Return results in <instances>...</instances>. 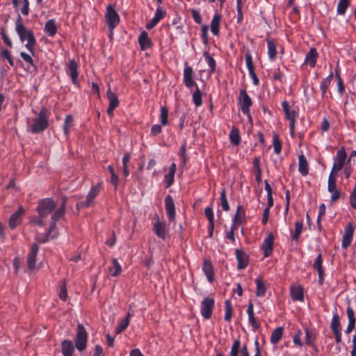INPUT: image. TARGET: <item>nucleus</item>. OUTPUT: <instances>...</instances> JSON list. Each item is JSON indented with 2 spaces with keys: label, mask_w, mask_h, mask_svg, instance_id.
Here are the masks:
<instances>
[{
  "label": "nucleus",
  "mask_w": 356,
  "mask_h": 356,
  "mask_svg": "<svg viewBox=\"0 0 356 356\" xmlns=\"http://www.w3.org/2000/svg\"><path fill=\"white\" fill-rule=\"evenodd\" d=\"M66 197H63L61 205L58 209H57L51 216V219L53 222L51 223L49 226V229L47 233L44 235L38 234L35 237V240L40 243H44L48 241L49 239H53L57 236V233L55 231L56 228V221L60 220L63 216L65 213V203H66Z\"/></svg>",
  "instance_id": "1"
},
{
  "label": "nucleus",
  "mask_w": 356,
  "mask_h": 356,
  "mask_svg": "<svg viewBox=\"0 0 356 356\" xmlns=\"http://www.w3.org/2000/svg\"><path fill=\"white\" fill-rule=\"evenodd\" d=\"M177 166L175 163H172L170 166L169 172L165 175L164 181L166 184L165 187L168 188L174 183L175 174L176 172Z\"/></svg>",
  "instance_id": "29"
},
{
  "label": "nucleus",
  "mask_w": 356,
  "mask_h": 356,
  "mask_svg": "<svg viewBox=\"0 0 356 356\" xmlns=\"http://www.w3.org/2000/svg\"><path fill=\"white\" fill-rule=\"evenodd\" d=\"M255 283L257 285L256 296L258 297L264 296L266 291V286L262 279L261 277L257 278L255 280Z\"/></svg>",
  "instance_id": "37"
},
{
  "label": "nucleus",
  "mask_w": 356,
  "mask_h": 356,
  "mask_svg": "<svg viewBox=\"0 0 356 356\" xmlns=\"http://www.w3.org/2000/svg\"><path fill=\"white\" fill-rule=\"evenodd\" d=\"M129 322H128V319H123L120 322H119L118 325L115 327V333L120 334L123 330H124L129 325Z\"/></svg>",
  "instance_id": "54"
},
{
  "label": "nucleus",
  "mask_w": 356,
  "mask_h": 356,
  "mask_svg": "<svg viewBox=\"0 0 356 356\" xmlns=\"http://www.w3.org/2000/svg\"><path fill=\"white\" fill-rule=\"evenodd\" d=\"M44 31L48 35L51 37L56 34L57 31V27L54 19H49L46 22L44 26Z\"/></svg>",
  "instance_id": "35"
},
{
  "label": "nucleus",
  "mask_w": 356,
  "mask_h": 356,
  "mask_svg": "<svg viewBox=\"0 0 356 356\" xmlns=\"http://www.w3.org/2000/svg\"><path fill=\"white\" fill-rule=\"evenodd\" d=\"M232 316V307L229 300H227L225 301V320L226 321H230Z\"/></svg>",
  "instance_id": "49"
},
{
  "label": "nucleus",
  "mask_w": 356,
  "mask_h": 356,
  "mask_svg": "<svg viewBox=\"0 0 356 356\" xmlns=\"http://www.w3.org/2000/svg\"><path fill=\"white\" fill-rule=\"evenodd\" d=\"M290 293L292 299L296 301H303L304 294L303 289L300 285L293 286L291 287Z\"/></svg>",
  "instance_id": "25"
},
{
  "label": "nucleus",
  "mask_w": 356,
  "mask_h": 356,
  "mask_svg": "<svg viewBox=\"0 0 356 356\" xmlns=\"http://www.w3.org/2000/svg\"><path fill=\"white\" fill-rule=\"evenodd\" d=\"M337 174L330 173L327 190L331 193V201L334 202L340 197V192L337 188Z\"/></svg>",
  "instance_id": "10"
},
{
  "label": "nucleus",
  "mask_w": 356,
  "mask_h": 356,
  "mask_svg": "<svg viewBox=\"0 0 356 356\" xmlns=\"http://www.w3.org/2000/svg\"><path fill=\"white\" fill-rule=\"evenodd\" d=\"M73 121H74V119H73L72 115H67L65 117V122H64L63 127L65 135H66V136L68 135L70 129L73 126Z\"/></svg>",
  "instance_id": "42"
},
{
  "label": "nucleus",
  "mask_w": 356,
  "mask_h": 356,
  "mask_svg": "<svg viewBox=\"0 0 356 356\" xmlns=\"http://www.w3.org/2000/svg\"><path fill=\"white\" fill-rule=\"evenodd\" d=\"M24 210L22 207H19L16 212L11 215L9 218V227L15 229L21 222V218L24 214Z\"/></svg>",
  "instance_id": "20"
},
{
  "label": "nucleus",
  "mask_w": 356,
  "mask_h": 356,
  "mask_svg": "<svg viewBox=\"0 0 356 356\" xmlns=\"http://www.w3.org/2000/svg\"><path fill=\"white\" fill-rule=\"evenodd\" d=\"M59 298L63 301H65L67 300V291L65 282H63V285L60 286Z\"/></svg>",
  "instance_id": "59"
},
{
  "label": "nucleus",
  "mask_w": 356,
  "mask_h": 356,
  "mask_svg": "<svg viewBox=\"0 0 356 356\" xmlns=\"http://www.w3.org/2000/svg\"><path fill=\"white\" fill-rule=\"evenodd\" d=\"M330 327L333 332H341V327L339 318L337 314L332 316Z\"/></svg>",
  "instance_id": "44"
},
{
  "label": "nucleus",
  "mask_w": 356,
  "mask_h": 356,
  "mask_svg": "<svg viewBox=\"0 0 356 356\" xmlns=\"http://www.w3.org/2000/svg\"><path fill=\"white\" fill-rule=\"evenodd\" d=\"M15 7H21V12L24 15H28L29 13V3L28 0H12Z\"/></svg>",
  "instance_id": "31"
},
{
  "label": "nucleus",
  "mask_w": 356,
  "mask_h": 356,
  "mask_svg": "<svg viewBox=\"0 0 356 356\" xmlns=\"http://www.w3.org/2000/svg\"><path fill=\"white\" fill-rule=\"evenodd\" d=\"M283 336V328L282 327H278L275 328L270 336V342L273 344L277 343Z\"/></svg>",
  "instance_id": "38"
},
{
  "label": "nucleus",
  "mask_w": 356,
  "mask_h": 356,
  "mask_svg": "<svg viewBox=\"0 0 356 356\" xmlns=\"http://www.w3.org/2000/svg\"><path fill=\"white\" fill-rule=\"evenodd\" d=\"M0 58L1 59H6L8 61L10 66L13 67L14 65V61L11 57L10 52L8 49H3L0 53Z\"/></svg>",
  "instance_id": "53"
},
{
  "label": "nucleus",
  "mask_w": 356,
  "mask_h": 356,
  "mask_svg": "<svg viewBox=\"0 0 356 356\" xmlns=\"http://www.w3.org/2000/svg\"><path fill=\"white\" fill-rule=\"evenodd\" d=\"M239 348L240 341L238 340H235L231 348L230 356H238Z\"/></svg>",
  "instance_id": "55"
},
{
  "label": "nucleus",
  "mask_w": 356,
  "mask_h": 356,
  "mask_svg": "<svg viewBox=\"0 0 356 356\" xmlns=\"http://www.w3.org/2000/svg\"><path fill=\"white\" fill-rule=\"evenodd\" d=\"M221 19L222 16L220 14H215L211 19L210 28L211 33L214 35H218L219 34Z\"/></svg>",
  "instance_id": "26"
},
{
  "label": "nucleus",
  "mask_w": 356,
  "mask_h": 356,
  "mask_svg": "<svg viewBox=\"0 0 356 356\" xmlns=\"http://www.w3.org/2000/svg\"><path fill=\"white\" fill-rule=\"evenodd\" d=\"M273 147L275 153L279 154L281 152L282 145L277 136H275L273 138Z\"/></svg>",
  "instance_id": "58"
},
{
  "label": "nucleus",
  "mask_w": 356,
  "mask_h": 356,
  "mask_svg": "<svg viewBox=\"0 0 356 356\" xmlns=\"http://www.w3.org/2000/svg\"><path fill=\"white\" fill-rule=\"evenodd\" d=\"M238 102L243 113L248 115V118L251 119L250 108L252 104V101L245 90L240 91Z\"/></svg>",
  "instance_id": "8"
},
{
  "label": "nucleus",
  "mask_w": 356,
  "mask_h": 356,
  "mask_svg": "<svg viewBox=\"0 0 356 356\" xmlns=\"http://www.w3.org/2000/svg\"><path fill=\"white\" fill-rule=\"evenodd\" d=\"M282 106L286 119L289 120L290 131L291 134L293 135L295 131L297 113L295 110L290 108L288 102L286 101L282 102Z\"/></svg>",
  "instance_id": "9"
},
{
  "label": "nucleus",
  "mask_w": 356,
  "mask_h": 356,
  "mask_svg": "<svg viewBox=\"0 0 356 356\" xmlns=\"http://www.w3.org/2000/svg\"><path fill=\"white\" fill-rule=\"evenodd\" d=\"M195 90L194 91L193 94V102L196 107H199L202 104V94L198 88V86H195Z\"/></svg>",
  "instance_id": "43"
},
{
  "label": "nucleus",
  "mask_w": 356,
  "mask_h": 356,
  "mask_svg": "<svg viewBox=\"0 0 356 356\" xmlns=\"http://www.w3.org/2000/svg\"><path fill=\"white\" fill-rule=\"evenodd\" d=\"M298 171L303 176H306L309 172L308 163L303 154L298 156Z\"/></svg>",
  "instance_id": "30"
},
{
  "label": "nucleus",
  "mask_w": 356,
  "mask_h": 356,
  "mask_svg": "<svg viewBox=\"0 0 356 356\" xmlns=\"http://www.w3.org/2000/svg\"><path fill=\"white\" fill-rule=\"evenodd\" d=\"M204 214L206 217L207 218L209 222H211L212 221H214V216L213 213V209L211 207H207L204 209Z\"/></svg>",
  "instance_id": "62"
},
{
  "label": "nucleus",
  "mask_w": 356,
  "mask_h": 356,
  "mask_svg": "<svg viewBox=\"0 0 356 356\" xmlns=\"http://www.w3.org/2000/svg\"><path fill=\"white\" fill-rule=\"evenodd\" d=\"M166 13L161 7L156 8L154 17L152 19L151 22L146 25L147 29H151L155 26L158 22L161 20L165 15Z\"/></svg>",
  "instance_id": "23"
},
{
  "label": "nucleus",
  "mask_w": 356,
  "mask_h": 356,
  "mask_svg": "<svg viewBox=\"0 0 356 356\" xmlns=\"http://www.w3.org/2000/svg\"><path fill=\"white\" fill-rule=\"evenodd\" d=\"M229 139L232 143L237 145L240 143V136L237 129H232L229 134Z\"/></svg>",
  "instance_id": "51"
},
{
  "label": "nucleus",
  "mask_w": 356,
  "mask_h": 356,
  "mask_svg": "<svg viewBox=\"0 0 356 356\" xmlns=\"http://www.w3.org/2000/svg\"><path fill=\"white\" fill-rule=\"evenodd\" d=\"M168 111L166 107L161 106V114H160V120L161 124L163 126L167 125L168 123Z\"/></svg>",
  "instance_id": "48"
},
{
  "label": "nucleus",
  "mask_w": 356,
  "mask_h": 356,
  "mask_svg": "<svg viewBox=\"0 0 356 356\" xmlns=\"http://www.w3.org/2000/svg\"><path fill=\"white\" fill-rule=\"evenodd\" d=\"M78 65L75 60H70L68 65V70L70 74V76L72 79V81L73 83L76 84L77 83V77H78V72H77Z\"/></svg>",
  "instance_id": "33"
},
{
  "label": "nucleus",
  "mask_w": 356,
  "mask_h": 356,
  "mask_svg": "<svg viewBox=\"0 0 356 356\" xmlns=\"http://www.w3.org/2000/svg\"><path fill=\"white\" fill-rule=\"evenodd\" d=\"M165 207L170 221L175 220V207L172 197L168 195L165 198Z\"/></svg>",
  "instance_id": "15"
},
{
  "label": "nucleus",
  "mask_w": 356,
  "mask_h": 356,
  "mask_svg": "<svg viewBox=\"0 0 356 356\" xmlns=\"http://www.w3.org/2000/svg\"><path fill=\"white\" fill-rule=\"evenodd\" d=\"M247 313H248V321H249V323H250L252 328L254 330H257V329L259 328L260 324L257 322V321L256 320V318L254 317V305L252 302H250V303L248 306Z\"/></svg>",
  "instance_id": "22"
},
{
  "label": "nucleus",
  "mask_w": 356,
  "mask_h": 356,
  "mask_svg": "<svg viewBox=\"0 0 356 356\" xmlns=\"http://www.w3.org/2000/svg\"><path fill=\"white\" fill-rule=\"evenodd\" d=\"M318 54L315 48L310 49L309 51L306 54L305 58V64L309 65L314 67L316 65Z\"/></svg>",
  "instance_id": "24"
},
{
  "label": "nucleus",
  "mask_w": 356,
  "mask_h": 356,
  "mask_svg": "<svg viewBox=\"0 0 356 356\" xmlns=\"http://www.w3.org/2000/svg\"><path fill=\"white\" fill-rule=\"evenodd\" d=\"M15 31L17 33L22 42L27 40L26 47L31 52H33L35 39L33 33L31 30L26 29L22 22L21 17L19 15L15 22Z\"/></svg>",
  "instance_id": "2"
},
{
  "label": "nucleus",
  "mask_w": 356,
  "mask_h": 356,
  "mask_svg": "<svg viewBox=\"0 0 356 356\" xmlns=\"http://www.w3.org/2000/svg\"><path fill=\"white\" fill-rule=\"evenodd\" d=\"M202 270L206 275L208 280L211 282L213 280V269L211 263L209 261L204 260Z\"/></svg>",
  "instance_id": "32"
},
{
  "label": "nucleus",
  "mask_w": 356,
  "mask_h": 356,
  "mask_svg": "<svg viewBox=\"0 0 356 356\" xmlns=\"http://www.w3.org/2000/svg\"><path fill=\"white\" fill-rule=\"evenodd\" d=\"M186 145L184 144L181 146L180 147V152H179V156L181 157L182 159V162H181V165L184 166L185 165L186 163V160H187V157H186Z\"/></svg>",
  "instance_id": "60"
},
{
  "label": "nucleus",
  "mask_w": 356,
  "mask_h": 356,
  "mask_svg": "<svg viewBox=\"0 0 356 356\" xmlns=\"http://www.w3.org/2000/svg\"><path fill=\"white\" fill-rule=\"evenodd\" d=\"M107 97L109 101L107 113L108 115L112 116L114 109L119 105V100L118 97L111 90V89H108L107 91Z\"/></svg>",
  "instance_id": "18"
},
{
  "label": "nucleus",
  "mask_w": 356,
  "mask_h": 356,
  "mask_svg": "<svg viewBox=\"0 0 356 356\" xmlns=\"http://www.w3.org/2000/svg\"><path fill=\"white\" fill-rule=\"evenodd\" d=\"M49 115L47 110L42 108L38 115L33 119V122L28 127V129L33 134H39L44 131L49 127Z\"/></svg>",
  "instance_id": "3"
},
{
  "label": "nucleus",
  "mask_w": 356,
  "mask_h": 356,
  "mask_svg": "<svg viewBox=\"0 0 356 356\" xmlns=\"http://www.w3.org/2000/svg\"><path fill=\"white\" fill-rule=\"evenodd\" d=\"M201 31H202V38L203 40V42L205 44H207L208 43V26L207 25H203L201 27Z\"/></svg>",
  "instance_id": "61"
},
{
  "label": "nucleus",
  "mask_w": 356,
  "mask_h": 356,
  "mask_svg": "<svg viewBox=\"0 0 356 356\" xmlns=\"http://www.w3.org/2000/svg\"><path fill=\"white\" fill-rule=\"evenodd\" d=\"M55 207L56 204L51 199L46 198L40 200L37 207V211L40 218H44L47 216L52 212Z\"/></svg>",
  "instance_id": "5"
},
{
  "label": "nucleus",
  "mask_w": 356,
  "mask_h": 356,
  "mask_svg": "<svg viewBox=\"0 0 356 356\" xmlns=\"http://www.w3.org/2000/svg\"><path fill=\"white\" fill-rule=\"evenodd\" d=\"M184 83L188 88H192L197 86V83L194 81V72L193 68L186 64L184 70Z\"/></svg>",
  "instance_id": "13"
},
{
  "label": "nucleus",
  "mask_w": 356,
  "mask_h": 356,
  "mask_svg": "<svg viewBox=\"0 0 356 356\" xmlns=\"http://www.w3.org/2000/svg\"><path fill=\"white\" fill-rule=\"evenodd\" d=\"M303 229V223L301 221H297L295 223V232L293 236V238L296 241H298L299 239V237L300 236V234Z\"/></svg>",
  "instance_id": "52"
},
{
  "label": "nucleus",
  "mask_w": 356,
  "mask_h": 356,
  "mask_svg": "<svg viewBox=\"0 0 356 356\" xmlns=\"http://www.w3.org/2000/svg\"><path fill=\"white\" fill-rule=\"evenodd\" d=\"M74 346L72 342L68 340H65L62 343V353L64 356H73Z\"/></svg>",
  "instance_id": "34"
},
{
  "label": "nucleus",
  "mask_w": 356,
  "mask_h": 356,
  "mask_svg": "<svg viewBox=\"0 0 356 356\" xmlns=\"http://www.w3.org/2000/svg\"><path fill=\"white\" fill-rule=\"evenodd\" d=\"M220 204L224 211H229V206L226 197V192L225 188H222L220 193Z\"/></svg>",
  "instance_id": "50"
},
{
  "label": "nucleus",
  "mask_w": 356,
  "mask_h": 356,
  "mask_svg": "<svg viewBox=\"0 0 356 356\" xmlns=\"http://www.w3.org/2000/svg\"><path fill=\"white\" fill-rule=\"evenodd\" d=\"M245 63L249 72L254 70L252 58L250 53L245 54Z\"/></svg>",
  "instance_id": "56"
},
{
  "label": "nucleus",
  "mask_w": 356,
  "mask_h": 356,
  "mask_svg": "<svg viewBox=\"0 0 356 356\" xmlns=\"http://www.w3.org/2000/svg\"><path fill=\"white\" fill-rule=\"evenodd\" d=\"M88 334L82 324L77 325V333L75 338L76 348L79 350H83L86 347Z\"/></svg>",
  "instance_id": "6"
},
{
  "label": "nucleus",
  "mask_w": 356,
  "mask_h": 356,
  "mask_svg": "<svg viewBox=\"0 0 356 356\" xmlns=\"http://www.w3.org/2000/svg\"><path fill=\"white\" fill-rule=\"evenodd\" d=\"M155 234L163 240L166 238V223L164 221H156L153 227Z\"/></svg>",
  "instance_id": "21"
},
{
  "label": "nucleus",
  "mask_w": 356,
  "mask_h": 356,
  "mask_svg": "<svg viewBox=\"0 0 356 356\" xmlns=\"http://www.w3.org/2000/svg\"><path fill=\"white\" fill-rule=\"evenodd\" d=\"M350 203L351 207L356 209V182L353 191L350 195Z\"/></svg>",
  "instance_id": "57"
},
{
  "label": "nucleus",
  "mask_w": 356,
  "mask_h": 356,
  "mask_svg": "<svg viewBox=\"0 0 356 356\" xmlns=\"http://www.w3.org/2000/svg\"><path fill=\"white\" fill-rule=\"evenodd\" d=\"M268 55L270 60H274L277 56V48L275 42L272 40H267Z\"/></svg>",
  "instance_id": "39"
},
{
  "label": "nucleus",
  "mask_w": 356,
  "mask_h": 356,
  "mask_svg": "<svg viewBox=\"0 0 356 356\" xmlns=\"http://www.w3.org/2000/svg\"><path fill=\"white\" fill-rule=\"evenodd\" d=\"M214 307V300L211 298H205L201 302L200 311L202 316L205 319H209L211 316L213 309Z\"/></svg>",
  "instance_id": "11"
},
{
  "label": "nucleus",
  "mask_w": 356,
  "mask_h": 356,
  "mask_svg": "<svg viewBox=\"0 0 356 356\" xmlns=\"http://www.w3.org/2000/svg\"><path fill=\"white\" fill-rule=\"evenodd\" d=\"M39 250L38 245L33 243L31 245V250L27 255V266L29 270H33L36 266V257Z\"/></svg>",
  "instance_id": "14"
},
{
  "label": "nucleus",
  "mask_w": 356,
  "mask_h": 356,
  "mask_svg": "<svg viewBox=\"0 0 356 356\" xmlns=\"http://www.w3.org/2000/svg\"><path fill=\"white\" fill-rule=\"evenodd\" d=\"M191 15L194 19V21L197 23L200 24L202 22V18L201 17V15L200 13L196 10H191Z\"/></svg>",
  "instance_id": "63"
},
{
  "label": "nucleus",
  "mask_w": 356,
  "mask_h": 356,
  "mask_svg": "<svg viewBox=\"0 0 356 356\" xmlns=\"http://www.w3.org/2000/svg\"><path fill=\"white\" fill-rule=\"evenodd\" d=\"M347 157V154L343 147L339 149L336 156L334 157V163L330 173L337 174L341 170L344 164Z\"/></svg>",
  "instance_id": "7"
},
{
  "label": "nucleus",
  "mask_w": 356,
  "mask_h": 356,
  "mask_svg": "<svg viewBox=\"0 0 356 356\" xmlns=\"http://www.w3.org/2000/svg\"><path fill=\"white\" fill-rule=\"evenodd\" d=\"M322 254H319L315 259L314 263V268L317 270L318 275V281L321 284L323 282V270L322 267Z\"/></svg>",
  "instance_id": "27"
},
{
  "label": "nucleus",
  "mask_w": 356,
  "mask_h": 356,
  "mask_svg": "<svg viewBox=\"0 0 356 356\" xmlns=\"http://www.w3.org/2000/svg\"><path fill=\"white\" fill-rule=\"evenodd\" d=\"M102 184V182H99L97 186H92L87 195L86 200L78 204L77 207L82 208L90 207L92 204L94 199L98 195Z\"/></svg>",
  "instance_id": "12"
},
{
  "label": "nucleus",
  "mask_w": 356,
  "mask_h": 356,
  "mask_svg": "<svg viewBox=\"0 0 356 356\" xmlns=\"http://www.w3.org/2000/svg\"><path fill=\"white\" fill-rule=\"evenodd\" d=\"M353 233L354 227L352 225L349 224L344 231L341 244L342 248L346 249L351 244Z\"/></svg>",
  "instance_id": "17"
},
{
  "label": "nucleus",
  "mask_w": 356,
  "mask_h": 356,
  "mask_svg": "<svg viewBox=\"0 0 356 356\" xmlns=\"http://www.w3.org/2000/svg\"><path fill=\"white\" fill-rule=\"evenodd\" d=\"M105 20L109 29L110 37L111 38L113 36L115 28L120 23V16L111 5L108 6L106 8Z\"/></svg>",
  "instance_id": "4"
},
{
  "label": "nucleus",
  "mask_w": 356,
  "mask_h": 356,
  "mask_svg": "<svg viewBox=\"0 0 356 356\" xmlns=\"http://www.w3.org/2000/svg\"><path fill=\"white\" fill-rule=\"evenodd\" d=\"M244 216L245 211L243 206L238 205L232 225H236V227H237L238 225L241 224L243 222Z\"/></svg>",
  "instance_id": "36"
},
{
  "label": "nucleus",
  "mask_w": 356,
  "mask_h": 356,
  "mask_svg": "<svg viewBox=\"0 0 356 356\" xmlns=\"http://www.w3.org/2000/svg\"><path fill=\"white\" fill-rule=\"evenodd\" d=\"M112 264L113 266L109 268V273L112 277H116L120 274L122 267L116 259L112 260Z\"/></svg>",
  "instance_id": "41"
},
{
  "label": "nucleus",
  "mask_w": 356,
  "mask_h": 356,
  "mask_svg": "<svg viewBox=\"0 0 356 356\" xmlns=\"http://www.w3.org/2000/svg\"><path fill=\"white\" fill-rule=\"evenodd\" d=\"M138 42L142 50H145L150 48L152 43L145 31H143L138 38Z\"/></svg>",
  "instance_id": "28"
},
{
  "label": "nucleus",
  "mask_w": 356,
  "mask_h": 356,
  "mask_svg": "<svg viewBox=\"0 0 356 356\" xmlns=\"http://www.w3.org/2000/svg\"><path fill=\"white\" fill-rule=\"evenodd\" d=\"M108 170L111 174V182L114 186L115 189H117L119 181L118 176L115 174L114 169L111 165L108 166Z\"/></svg>",
  "instance_id": "47"
},
{
  "label": "nucleus",
  "mask_w": 356,
  "mask_h": 356,
  "mask_svg": "<svg viewBox=\"0 0 356 356\" xmlns=\"http://www.w3.org/2000/svg\"><path fill=\"white\" fill-rule=\"evenodd\" d=\"M236 227H236V225H232L230 230L226 234V237L233 242L235 241L234 232L236 229Z\"/></svg>",
  "instance_id": "64"
},
{
  "label": "nucleus",
  "mask_w": 356,
  "mask_h": 356,
  "mask_svg": "<svg viewBox=\"0 0 356 356\" xmlns=\"http://www.w3.org/2000/svg\"><path fill=\"white\" fill-rule=\"evenodd\" d=\"M333 79V73L331 72L330 74L324 79L321 83V90L322 92V96L324 97L330 84Z\"/></svg>",
  "instance_id": "40"
},
{
  "label": "nucleus",
  "mask_w": 356,
  "mask_h": 356,
  "mask_svg": "<svg viewBox=\"0 0 356 356\" xmlns=\"http://www.w3.org/2000/svg\"><path fill=\"white\" fill-rule=\"evenodd\" d=\"M235 254L238 261L237 268L241 270L246 268L248 264V256L247 254L241 250L236 249Z\"/></svg>",
  "instance_id": "19"
},
{
  "label": "nucleus",
  "mask_w": 356,
  "mask_h": 356,
  "mask_svg": "<svg viewBox=\"0 0 356 356\" xmlns=\"http://www.w3.org/2000/svg\"><path fill=\"white\" fill-rule=\"evenodd\" d=\"M349 6V0H340L337 5V13L339 15H344Z\"/></svg>",
  "instance_id": "45"
},
{
  "label": "nucleus",
  "mask_w": 356,
  "mask_h": 356,
  "mask_svg": "<svg viewBox=\"0 0 356 356\" xmlns=\"http://www.w3.org/2000/svg\"><path fill=\"white\" fill-rule=\"evenodd\" d=\"M274 243V236L270 233L264 239L261 248L264 252L265 257H268L273 252Z\"/></svg>",
  "instance_id": "16"
},
{
  "label": "nucleus",
  "mask_w": 356,
  "mask_h": 356,
  "mask_svg": "<svg viewBox=\"0 0 356 356\" xmlns=\"http://www.w3.org/2000/svg\"><path fill=\"white\" fill-rule=\"evenodd\" d=\"M203 56L205 58V60L207 61V63H208V65H209V67L211 68V72H215V70H216L215 60L211 57V56L209 54V53L208 51L204 52Z\"/></svg>",
  "instance_id": "46"
}]
</instances>
